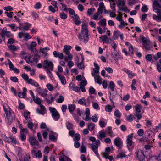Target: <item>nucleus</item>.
<instances>
[{
    "mask_svg": "<svg viewBox=\"0 0 161 161\" xmlns=\"http://www.w3.org/2000/svg\"><path fill=\"white\" fill-rule=\"evenodd\" d=\"M23 92H19L18 93V97L20 98H23L26 97L27 89L26 88L24 87L23 89Z\"/></svg>",
    "mask_w": 161,
    "mask_h": 161,
    "instance_id": "nucleus-13",
    "label": "nucleus"
},
{
    "mask_svg": "<svg viewBox=\"0 0 161 161\" xmlns=\"http://www.w3.org/2000/svg\"><path fill=\"white\" fill-rule=\"evenodd\" d=\"M66 55L67 56H64V59L65 61H67L68 60L70 61L71 60H72L73 58V55L69 53V54Z\"/></svg>",
    "mask_w": 161,
    "mask_h": 161,
    "instance_id": "nucleus-35",
    "label": "nucleus"
},
{
    "mask_svg": "<svg viewBox=\"0 0 161 161\" xmlns=\"http://www.w3.org/2000/svg\"><path fill=\"white\" fill-rule=\"evenodd\" d=\"M30 157L29 155L26 154L24 157V161L21 159L20 160V161H30Z\"/></svg>",
    "mask_w": 161,
    "mask_h": 161,
    "instance_id": "nucleus-56",
    "label": "nucleus"
},
{
    "mask_svg": "<svg viewBox=\"0 0 161 161\" xmlns=\"http://www.w3.org/2000/svg\"><path fill=\"white\" fill-rule=\"evenodd\" d=\"M78 103L81 105H86V100L84 98H82L79 100Z\"/></svg>",
    "mask_w": 161,
    "mask_h": 161,
    "instance_id": "nucleus-48",
    "label": "nucleus"
},
{
    "mask_svg": "<svg viewBox=\"0 0 161 161\" xmlns=\"http://www.w3.org/2000/svg\"><path fill=\"white\" fill-rule=\"evenodd\" d=\"M107 131V133L108 134V135L111 137L114 136V135L113 134V132L112 130V128L111 127H108L106 129Z\"/></svg>",
    "mask_w": 161,
    "mask_h": 161,
    "instance_id": "nucleus-32",
    "label": "nucleus"
},
{
    "mask_svg": "<svg viewBox=\"0 0 161 161\" xmlns=\"http://www.w3.org/2000/svg\"><path fill=\"white\" fill-rule=\"evenodd\" d=\"M3 106L6 115V121L7 124L10 125L14 120V113L7 104L4 103L3 104Z\"/></svg>",
    "mask_w": 161,
    "mask_h": 161,
    "instance_id": "nucleus-1",
    "label": "nucleus"
},
{
    "mask_svg": "<svg viewBox=\"0 0 161 161\" xmlns=\"http://www.w3.org/2000/svg\"><path fill=\"white\" fill-rule=\"evenodd\" d=\"M76 108L75 104H70L68 105V108L69 111L72 114H73V112Z\"/></svg>",
    "mask_w": 161,
    "mask_h": 161,
    "instance_id": "nucleus-24",
    "label": "nucleus"
},
{
    "mask_svg": "<svg viewBox=\"0 0 161 161\" xmlns=\"http://www.w3.org/2000/svg\"><path fill=\"white\" fill-rule=\"evenodd\" d=\"M89 139L93 142H96V143L90 144V147L96 156L98 158H99L100 155L98 153V149L101 144L100 140H96L95 137H90Z\"/></svg>",
    "mask_w": 161,
    "mask_h": 161,
    "instance_id": "nucleus-3",
    "label": "nucleus"
},
{
    "mask_svg": "<svg viewBox=\"0 0 161 161\" xmlns=\"http://www.w3.org/2000/svg\"><path fill=\"white\" fill-rule=\"evenodd\" d=\"M120 32L119 31H114L113 34V37L114 39H117L120 34Z\"/></svg>",
    "mask_w": 161,
    "mask_h": 161,
    "instance_id": "nucleus-43",
    "label": "nucleus"
},
{
    "mask_svg": "<svg viewBox=\"0 0 161 161\" xmlns=\"http://www.w3.org/2000/svg\"><path fill=\"white\" fill-rule=\"evenodd\" d=\"M32 16L33 18L35 20L39 17V15L37 13L34 12H31Z\"/></svg>",
    "mask_w": 161,
    "mask_h": 161,
    "instance_id": "nucleus-53",
    "label": "nucleus"
},
{
    "mask_svg": "<svg viewBox=\"0 0 161 161\" xmlns=\"http://www.w3.org/2000/svg\"><path fill=\"white\" fill-rule=\"evenodd\" d=\"M80 135L78 133H76L75 136L73 138V140L74 141H77L80 139Z\"/></svg>",
    "mask_w": 161,
    "mask_h": 161,
    "instance_id": "nucleus-52",
    "label": "nucleus"
},
{
    "mask_svg": "<svg viewBox=\"0 0 161 161\" xmlns=\"http://www.w3.org/2000/svg\"><path fill=\"white\" fill-rule=\"evenodd\" d=\"M24 116L27 121H30L31 119L30 118V113L26 110H25L24 112Z\"/></svg>",
    "mask_w": 161,
    "mask_h": 161,
    "instance_id": "nucleus-31",
    "label": "nucleus"
},
{
    "mask_svg": "<svg viewBox=\"0 0 161 161\" xmlns=\"http://www.w3.org/2000/svg\"><path fill=\"white\" fill-rule=\"evenodd\" d=\"M127 25L128 24L126 23H125L124 20H123L120 22V24L119 25L118 27L120 29H121Z\"/></svg>",
    "mask_w": 161,
    "mask_h": 161,
    "instance_id": "nucleus-45",
    "label": "nucleus"
},
{
    "mask_svg": "<svg viewBox=\"0 0 161 161\" xmlns=\"http://www.w3.org/2000/svg\"><path fill=\"white\" fill-rule=\"evenodd\" d=\"M99 14H98L97 13H95L93 15H92L91 17V19H94L96 20H98L100 19L102 17V16L101 15H100L99 16Z\"/></svg>",
    "mask_w": 161,
    "mask_h": 161,
    "instance_id": "nucleus-33",
    "label": "nucleus"
},
{
    "mask_svg": "<svg viewBox=\"0 0 161 161\" xmlns=\"http://www.w3.org/2000/svg\"><path fill=\"white\" fill-rule=\"evenodd\" d=\"M43 68L46 70H50L53 71V69L54 65L52 62L47 60H45L43 62Z\"/></svg>",
    "mask_w": 161,
    "mask_h": 161,
    "instance_id": "nucleus-7",
    "label": "nucleus"
},
{
    "mask_svg": "<svg viewBox=\"0 0 161 161\" xmlns=\"http://www.w3.org/2000/svg\"><path fill=\"white\" fill-rule=\"evenodd\" d=\"M108 40V38L105 35H102L100 37V40L101 42L105 41L107 40Z\"/></svg>",
    "mask_w": 161,
    "mask_h": 161,
    "instance_id": "nucleus-41",
    "label": "nucleus"
},
{
    "mask_svg": "<svg viewBox=\"0 0 161 161\" xmlns=\"http://www.w3.org/2000/svg\"><path fill=\"white\" fill-rule=\"evenodd\" d=\"M80 151L82 153H84L86 152V148L84 144H82L80 149Z\"/></svg>",
    "mask_w": 161,
    "mask_h": 161,
    "instance_id": "nucleus-47",
    "label": "nucleus"
},
{
    "mask_svg": "<svg viewBox=\"0 0 161 161\" xmlns=\"http://www.w3.org/2000/svg\"><path fill=\"white\" fill-rule=\"evenodd\" d=\"M50 49L48 47H45L41 49V51L43 54L44 58H47L48 56V54L47 51L49 50Z\"/></svg>",
    "mask_w": 161,
    "mask_h": 161,
    "instance_id": "nucleus-18",
    "label": "nucleus"
},
{
    "mask_svg": "<svg viewBox=\"0 0 161 161\" xmlns=\"http://www.w3.org/2000/svg\"><path fill=\"white\" fill-rule=\"evenodd\" d=\"M97 114H95V115L93 116L92 117V121L94 122H96L98 121Z\"/></svg>",
    "mask_w": 161,
    "mask_h": 161,
    "instance_id": "nucleus-62",
    "label": "nucleus"
},
{
    "mask_svg": "<svg viewBox=\"0 0 161 161\" xmlns=\"http://www.w3.org/2000/svg\"><path fill=\"white\" fill-rule=\"evenodd\" d=\"M41 7V3L39 2L37 3L34 6V8L36 9H40Z\"/></svg>",
    "mask_w": 161,
    "mask_h": 161,
    "instance_id": "nucleus-64",
    "label": "nucleus"
},
{
    "mask_svg": "<svg viewBox=\"0 0 161 161\" xmlns=\"http://www.w3.org/2000/svg\"><path fill=\"white\" fill-rule=\"evenodd\" d=\"M136 153L139 161H145V157L143 151L139 150L136 152Z\"/></svg>",
    "mask_w": 161,
    "mask_h": 161,
    "instance_id": "nucleus-9",
    "label": "nucleus"
},
{
    "mask_svg": "<svg viewBox=\"0 0 161 161\" xmlns=\"http://www.w3.org/2000/svg\"><path fill=\"white\" fill-rule=\"evenodd\" d=\"M98 24L104 27L105 30L103 32H105L106 28H105V27L106 25V19L105 18L103 19L101 21L98 22Z\"/></svg>",
    "mask_w": 161,
    "mask_h": 161,
    "instance_id": "nucleus-28",
    "label": "nucleus"
},
{
    "mask_svg": "<svg viewBox=\"0 0 161 161\" xmlns=\"http://www.w3.org/2000/svg\"><path fill=\"white\" fill-rule=\"evenodd\" d=\"M15 42V40L13 38H10L9 39L7 42V44L8 45L11 44H12L14 43Z\"/></svg>",
    "mask_w": 161,
    "mask_h": 161,
    "instance_id": "nucleus-61",
    "label": "nucleus"
},
{
    "mask_svg": "<svg viewBox=\"0 0 161 161\" xmlns=\"http://www.w3.org/2000/svg\"><path fill=\"white\" fill-rule=\"evenodd\" d=\"M153 11L157 14L153 15V20L157 22H161V5L157 1H154L153 3Z\"/></svg>",
    "mask_w": 161,
    "mask_h": 161,
    "instance_id": "nucleus-2",
    "label": "nucleus"
},
{
    "mask_svg": "<svg viewBox=\"0 0 161 161\" xmlns=\"http://www.w3.org/2000/svg\"><path fill=\"white\" fill-rule=\"evenodd\" d=\"M1 38L4 41L5 37L6 36L7 38L12 37H13V35L11 34L10 31H7V28L4 27L2 29L0 34Z\"/></svg>",
    "mask_w": 161,
    "mask_h": 161,
    "instance_id": "nucleus-4",
    "label": "nucleus"
},
{
    "mask_svg": "<svg viewBox=\"0 0 161 161\" xmlns=\"http://www.w3.org/2000/svg\"><path fill=\"white\" fill-rule=\"evenodd\" d=\"M95 127V124L93 123H90L88 125V128L90 131L92 130Z\"/></svg>",
    "mask_w": 161,
    "mask_h": 161,
    "instance_id": "nucleus-50",
    "label": "nucleus"
},
{
    "mask_svg": "<svg viewBox=\"0 0 161 161\" xmlns=\"http://www.w3.org/2000/svg\"><path fill=\"white\" fill-rule=\"evenodd\" d=\"M95 11V9L94 8H91L89 9H88L87 11V14L90 16L92 14H93Z\"/></svg>",
    "mask_w": 161,
    "mask_h": 161,
    "instance_id": "nucleus-40",
    "label": "nucleus"
},
{
    "mask_svg": "<svg viewBox=\"0 0 161 161\" xmlns=\"http://www.w3.org/2000/svg\"><path fill=\"white\" fill-rule=\"evenodd\" d=\"M66 126L67 128L69 130H70L71 129H72V124L69 122L66 123Z\"/></svg>",
    "mask_w": 161,
    "mask_h": 161,
    "instance_id": "nucleus-60",
    "label": "nucleus"
},
{
    "mask_svg": "<svg viewBox=\"0 0 161 161\" xmlns=\"http://www.w3.org/2000/svg\"><path fill=\"white\" fill-rule=\"evenodd\" d=\"M48 9L51 12L53 13H54L56 11H57L58 10V8H57V7H53L52 6H50L48 7Z\"/></svg>",
    "mask_w": 161,
    "mask_h": 161,
    "instance_id": "nucleus-38",
    "label": "nucleus"
},
{
    "mask_svg": "<svg viewBox=\"0 0 161 161\" xmlns=\"http://www.w3.org/2000/svg\"><path fill=\"white\" fill-rule=\"evenodd\" d=\"M84 58L82 56L81 62L78 63L77 64V67L80 69H84Z\"/></svg>",
    "mask_w": 161,
    "mask_h": 161,
    "instance_id": "nucleus-23",
    "label": "nucleus"
},
{
    "mask_svg": "<svg viewBox=\"0 0 161 161\" xmlns=\"http://www.w3.org/2000/svg\"><path fill=\"white\" fill-rule=\"evenodd\" d=\"M40 109H37V113L39 114L42 115H44L46 112L45 108L42 105H40Z\"/></svg>",
    "mask_w": 161,
    "mask_h": 161,
    "instance_id": "nucleus-14",
    "label": "nucleus"
},
{
    "mask_svg": "<svg viewBox=\"0 0 161 161\" xmlns=\"http://www.w3.org/2000/svg\"><path fill=\"white\" fill-rule=\"evenodd\" d=\"M29 140L31 145L33 148H35L36 146L38 145V142L34 137H30L29 138Z\"/></svg>",
    "mask_w": 161,
    "mask_h": 161,
    "instance_id": "nucleus-10",
    "label": "nucleus"
},
{
    "mask_svg": "<svg viewBox=\"0 0 161 161\" xmlns=\"http://www.w3.org/2000/svg\"><path fill=\"white\" fill-rule=\"evenodd\" d=\"M98 138L100 140H101L103 138L106 137V133L103 130L100 131L98 133V135H97Z\"/></svg>",
    "mask_w": 161,
    "mask_h": 161,
    "instance_id": "nucleus-22",
    "label": "nucleus"
},
{
    "mask_svg": "<svg viewBox=\"0 0 161 161\" xmlns=\"http://www.w3.org/2000/svg\"><path fill=\"white\" fill-rule=\"evenodd\" d=\"M133 134L129 135L127 137V146L130 151L131 150L134 146V142H132Z\"/></svg>",
    "mask_w": 161,
    "mask_h": 161,
    "instance_id": "nucleus-6",
    "label": "nucleus"
},
{
    "mask_svg": "<svg viewBox=\"0 0 161 161\" xmlns=\"http://www.w3.org/2000/svg\"><path fill=\"white\" fill-rule=\"evenodd\" d=\"M94 65L95 66V68L93 69L94 72L97 74H98L99 73V67L98 64L95 63H94Z\"/></svg>",
    "mask_w": 161,
    "mask_h": 161,
    "instance_id": "nucleus-36",
    "label": "nucleus"
},
{
    "mask_svg": "<svg viewBox=\"0 0 161 161\" xmlns=\"http://www.w3.org/2000/svg\"><path fill=\"white\" fill-rule=\"evenodd\" d=\"M27 82L28 84L36 87H38L39 86V84L37 82L31 79H29V80H28Z\"/></svg>",
    "mask_w": 161,
    "mask_h": 161,
    "instance_id": "nucleus-21",
    "label": "nucleus"
},
{
    "mask_svg": "<svg viewBox=\"0 0 161 161\" xmlns=\"http://www.w3.org/2000/svg\"><path fill=\"white\" fill-rule=\"evenodd\" d=\"M10 70L11 71H13L14 73L18 74L19 72V70L16 68H14L13 63L9 65Z\"/></svg>",
    "mask_w": 161,
    "mask_h": 161,
    "instance_id": "nucleus-27",
    "label": "nucleus"
},
{
    "mask_svg": "<svg viewBox=\"0 0 161 161\" xmlns=\"http://www.w3.org/2000/svg\"><path fill=\"white\" fill-rule=\"evenodd\" d=\"M53 54L54 57H58L60 59H62L64 58L63 54L60 52H58L56 51H54L53 52Z\"/></svg>",
    "mask_w": 161,
    "mask_h": 161,
    "instance_id": "nucleus-16",
    "label": "nucleus"
},
{
    "mask_svg": "<svg viewBox=\"0 0 161 161\" xmlns=\"http://www.w3.org/2000/svg\"><path fill=\"white\" fill-rule=\"evenodd\" d=\"M143 46L147 50H150L151 48L152 45L151 42L149 41L146 43L142 44Z\"/></svg>",
    "mask_w": 161,
    "mask_h": 161,
    "instance_id": "nucleus-29",
    "label": "nucleus"
},
{
    "mask_svg": "<svg viewBox=\"0 0 161 161\" xmlns=\"http://www.w3.org/2000/svg\"><path fill=\"white\" fill-rule=\"evenodd\" d=\"M49 108L53 120L55 121H58L60 117L59 113L54 108L49 107Z\"/></svg>",
    "mask_w": 161,
    "mask_h": 161,
    "instance_id": "nucleus-5",
    "label": "nucleus"
},
{
    "mask_svg": "<svg viewBox=\"0 0 161 161\" xmlns=\"http://www.w3.org/2000/svg\"><path fill=\"white\" fill-rule=\"evenodd\" d=\"M94 79L96 82L97 83L99 84H101L102 83V79L99 76H96L95 77Z\"/></svg>",
    "mask_w": 161,
    "mask_h": 161,
    "instance_id": "nucleus-37",
    "label": "nucleus"
},
{
    "mask_svg": "<svg viewBox=\"0 0 161 161\" xmlns=\"http://www.w3.org/2000/svg\"><path fill=\"white\" fill-rule=\"evenodd\" d=\"M133 107L135 108L136 111L135 113H140L141 112V110L142 109V106L140 104H137L134 106Z\"/></svg>",
    "mask_w": 161,
    "mask_h": 161,
    "instance_id": "nucleus-20",
    "label": "nucleus"
},
{
    "mask_svg": "<svg viewBox=\"0 0 161 161\" xmlns=\"http://www.w3.org/2000/svg\"><path fill=\"white\" fill-rule=\"evenodd\" d=\"M81 32L88 33V30L86 25L83 24L82 25Z\"/></svg>",
    "mask_w": 161,
    "mask_h": 161,
    "instance_id": "nucleus-34",
    "label": "nucleus"
},
{
    "mask_svg": "<svg viewBox=\"0 0 161 161\" xmlns=\"http://www.w3.org/2000/svg\"><path fill=\"white\" fill-rule=\"evenodd\" d=\"M148 10V8L147 5L145 4L143 5L141 8V11L142 12H147Z\"/></svg>",
    "mask_w": 161,
    "mask_h": 161,
    "instance_id": "nucleus-46",
    "label": "nucleus"
},
{
    "mask_svg": "<svg viewBox=\"0 0 161 161\" xmlns=\"http://www.w3.org/2000/svg\"><path fill=\"white\" fill-rule=\"evenodd\" d=\"M106 121L103 118L102 119V120H100L99 122V125L102 128L105 127L106 125Z\"/></svg>",
    "mask_w": 161,
    "mask_h": 161,
    "instance_id": "nucleus-30",
    "label": "nucleus"
},
{
    "mask_svg": "<svg viewBox=\"0 0 161 161\" xmlns=\"http://www.w3.org/2000/svg\"><path fill=\"white\" fill-rule=\"evenodd\" d=\"M105 110L108 112H110L112 111V107L110 105H106L105 107Z\"/></svg>",
    "mask_w": 161,
    "mask_h": 161,
    "instance_id": "nucleus-54",
    "label": "nucleus"
},
{
    "mask_svg": "<svg viewBox=\"0 0 161 161\" xmlns=\"http://www.w3.org/2000/svg\"><path fill=\"white\" fill-rule=\"evenodd\" d=\"M114 143L115 145L118 147L119 149L123 145L122 140L119 137L114 139Z\"/></svg>",
    "mask_w": 161,
    "mask_h": 161,
    "instance_id": "nucleus-11",
    "label": "nucleus"
},
{
    "mask_svg": "<svg viewBox=\"0 0 161 161\" xmlns=\"http://www.w3.org/2000/svg\"><path fill=\"white\" fill-rule=\"evenodd\" d=\"M72 47L70 46L65 45L64 46V48L63 50V51L66 54H69L70 53V50Z\"/></svg>",
    "mask_w": 161,
    "mask_h": 161,
    "instance_id": "nucleus-25",
    "label": "nucleus"
},
{
    "mask_svg": "<svg viewBox=\"0 0 161 161\" xmlns=\"http://www.w3.org/2000/svg\"><path fill=\"white\" fill-rule=\"evenodd\" d=\"M108 88H110L111 90V91H110V95H111L112 97L114 96L113 95V92L115 89V86L113 82L110 81L109 83V85L108 86Z\"/></svg>",
    "mask_w": 161,
    "mask_h": 161,
    "instance_id": "nucleus-19",
    "label": "nucleus"
},
{
    "mask_svg": "<svg viewBox=\"0 0 161 161\" xmlns=\"http://www.w3.org/2000/svg\"><path fill=\"white\" fill-rule=\"evenodd\" d=\"M60 16L61 18L63 19H65L67 18V15L64 12L60 13Z\"/></svg>",
    "mask_w": 161,
    "mask_h": 161,
    "instance_id": "nucleus-63",
    "label": "nucleus"
},
{
    "mask_svg": "<svg viewBox=\"0 0 161 161\" xmlns=\"http://www.w3.org/2000/svg\"><path fill=\"white\" fill-rule=\"evenodd\" d=\"M114 115L115 116L117 117H120L121 115V113L118 110H117L114 112Z\"/></svg>",
    "mask_w": 161,
    "mask_h": 161,
    "instance_id": "nucleus-59",
    "label": "nucleus"
},
{
    "mask_svg": "<svg viewBox=\"0 0 161 161\" xmlns=\"http://www.w3.org/2000/svg\"><path fill=\"white\" fill-rule=\"evenodd\" d=\"M69 87L74 91L78 92L80 91V88L78 87L75 86L74 83H71L69 85Z\"/></svg>",
    "mask_w": 161,
    "mask_h": 161,
    "instance_id": "nucleus-26",
    "label": "nucleus"
},
{
    "mask_svg": "<svg viewBox=\"0 0 161 161\" xmlns=\"http://www.w3.org/2000/svg\"><path fill=\"white\" fill-rule=\"evenodd\" d=\"M78 38L80 41H83L85 43H86L89 40L88 33L80 32L79 33Z\"/></svg>",
    "mask_w": 161,
    "mask_h": 161,
    "instance_id": "nucleus-8",
    "label": "nucleus"
},
{
    "mask_svg": "<svg viewBox=\"0 0 161 161\" xmlns=\"http://www.w3.org/2000/svg\"><path fill=\"white\" fill-rule=\"evenodd\" d=\"M117 4L119 6H124L125 4L124 0H118Z\"/></svg>",
    "mask_w": 161,
    "mask_h": 161,
    "instance_id": "nucleus-49",
    "label": "nucleus"
},
{
    "mask_svg": "<svg viewBox=\"0 0 161 161\" xmlns=\"http://www.w3.org/2000/svg\"><path fill=\"white\" fill-rule=\"evenodd\" d=\"M8 47L12 52L17 51L19 48V47L12 44L8 45Z\"/></svg>",
    "mask_w": 161,
    "mask_h": 161,
    "instance_id": "nucleus-15",
    "label": "nucleus"
},
{
    "mask_svg": "<svg viewBox=\"0 0 161 161\" xmlns=\"http://www.w3.org/2000/svg\"><path fill=\"white\" fill-rule=\"evenodd\" d=\"M70 159L67 156H61L59 158V161H69Z\"/></svg>",
    "mask_w": 161,
    "mask_h": 161,
    "instance_id": "nucleus-44",
    "label": "nucleus"
},
{
    "mask_svg": "<svg viewBox=\"0 0 161 161\" xmlns=\"http://www.w3.org/2000/svg\"><path fill=\"white\" fill-rule=\"evenodd\" d=\"M37 45L36 43L35 42H32L30 44V46L29 47V49L31 50H32L33 47H35Z\"/></svg>",
    "mask_w": 161,
    "mask_h": 161,
    "instance_id": "nucleus-57",
    "label": "nucleus"
},
{
    "mask_svg": "<svg viewBox=\"0 0 161 161\" xmlns=\"http://www.w3.org/2000/svg\"><path fill=\"white\" fill-rule=\"evenodd\" d=\"M64 99V97L62 95H60L59 97L58 98H57L56 100V102L57 103H63Z\"/></svg>",
    "mask_w": 161,
    "mask_h": 161,
    "instance_id": "nucleus-39",
    "label": "nucleus"
},
{
    "mask_svg": "<svg viewBox=\"0 0 161 161\" xmlns=\"http://www.w3.org/2000/svg\"><path fill=\"white\" fill-rule=\"evenodd\" d=\"M22 78L26 81L27 82L28 80H29L28 75L25 73H24L21 75Z\"/></svg>",
    "mask_w": 161,
    "mask_h": 161,
    "instance_id": "nucleus-58",
    "label": "nucleus"
},
{
    "mask_svg": "<svg viewBox=\"0 0 161 161\" xmlns=\"http://www.w3.org/2000/svg\"><path fill=\"white\" fill-rule=\"evenodd\" d=\"M33 100L34 102L36 104H39V105H41V100L40 99V98L38 97H36V98L35 97H34L33 98Z\"/></svg>",
    "mask_w": 161,
    "mask_h": 161,
    "instance_id": "nucleus-51",
    "label": "nucleus"
},
{
    "mask_svg": "<svg viewBox=\"0 0 161 161\" xmlns=\"http://www.w3.org/2000/svg\"><path fill=\"white\" fill-rule=\"evenodd\" d=\"M129 50V53L130 56H132L133 55L134 53H133V48L131 44H130L129 46L128 47Z\"/></svg>",
    "mask_w": 161,
    "mask_h": 161,
    "instance_id": "nucleus-42",
    "label": "nucleus"
},
{
    "mask_svg": "<svg viewBox=\"0 0 161 161\" xmlns=\"http://www.w3.org/2000/svg\"><path fill=\"white\" fill-rule=\"evenodd\" d=\"M96 92V90L92 86H91L89 89V93L92 94H93L95 93Z\"/></svg>",
    "mask_w": 161,
    "mask_h": 161,
    "instance_id": "nucleus-55",
    "label": "nucleus"
},
{
    "mask_svg": "<svg viewBox=\"0 0 161 161\" xmlns=\"http://www.w3.org/2000/svg\"><path fill=\"white\" fill-rule=\"evenodd\" d=\"M48 97L45 98V99L48 104H52L54 101L55 97H53L52 95H50Z\"/></svg>",
    "mask_w": 161,
    "mask_h": 161,
    "instance_id": "nucleus-17",
    "label": "nucleus"
},
{
    "mask_svg": "<svg viewBox=\"0 0 161 161\" xmlns=\"http://www.w3.org/2000/svg\"><path fill=\"white\" fill-rule=\"evenodd\" d=\"M56 74L59 79L61 83L63 85H65L66 83L65 77L64 76L60 74L58 72H57Z\"/></svg>",
    "mask_w": 161,
    "mask_h": 161,
    "instance_id": "nucleus-12",
    "label": "nucleus"
}]
</instances>
